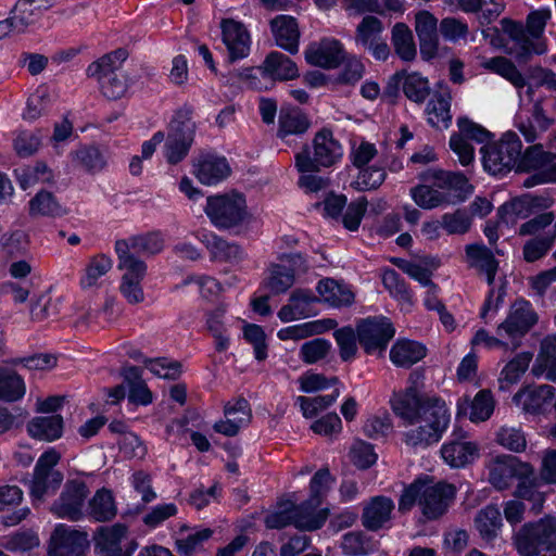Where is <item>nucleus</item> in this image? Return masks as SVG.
Listing matches in <instances>:
<instances>
[{"mask_svg":"<svg viewBox=\"0 0 556 556\" xmlns=\"http://www.w3.org/2000/svg\"><path fill=\"white\" fill-rule=\"evenodd\" d=\"M417 378L415 372L410 374V386L394 391L389 401L393 413L404 424L417 425L403 433L404 442L413 447L438 442L450 421L445 402L421 394L416 386Z\"/></svg>","mask_w":556,"mask_h":556,"instance_id":"f257e3e1","label":"nucleus"},{"mask_svg":"<svg viewBox=\"0 0 556 556\" xmlns=\"http://www.w3.org/2000/svg\"><path fill=\"white\" fill-rule=\"evenodd\" d=\"M419 178L422 184L413 187L409 193L416 205L424 210L463 202L472 191L467 177L457 172L430 168Z\"/></svg>","mask_w":556,"mask_h":556,"instance_id":"f03ea898","label":"nucleus"},{"mask_svg":"<svg viewBox=\"0 0 556 556\" xmlns=\"http://www.w3.org/2000/svg\"><path fill=\"white\" fill-rule=\"evenodd\" d=\"M552 18L549 8L532 10L526 17V23L503 18L501 27L507 37L506 52L518 62H527L532 55H541L547 51L544 36L545 27Z\"/></svg>","mask_w":556,"mask_h":556,"instance_id":"7ed1b4c3","label":"nucleus"},{"mask_svg":"<svg viewBox=\"0 0 556 556\" xmlns=\"http://www.w3.org/2000/svg\"><path fill=\"white\" fill-rule=\"evenodd\" d=\"M456 495V488L445 481L433 483L429 479H417L405 488L400 501V510H409L418 504L427 520H435L443 516Z\"/></svg>","mask_w":556,"mask_h":556,"instance_id":"20e7f679","label":"nucleus"},{"mask_svg":"<svg viewBox=\"0 0 556 556\" xmlns=\"http://www.w3.org/2000/svg\"><path fill=\"white\" fill-rule=\"evenodd\" d=\"M513 543L522 556H556V518L545 516L522 525Z\"/></svg>","mask_w":556,"mask_h":556,"instance_id":"39448f33","label":"nucleus"},{"mask_svg":"<svg viewBox=\"0 0 556 556\" xmlns=\"http://www.w3.org/2000/svg\"><path fill=\"white\" fill-rule=\"evenodd\" d=\"M343 157V147L329 128L318 130L312 140V147H304L294 156L295 168L300 173L319 172L330 168Z\"/></svg>","mask_w":556,"mask_h":556,"instance_id":"423d86ee","label":"nucleus"},{"mask_svg":"<svg viewBox=\"0 0 556 556\" xmlns=\"http://www.w3.org/2000/svg\"><path fill=\"white\" fill-rule=\"evenodd\" d=\"M521 149L519 136L514 131H506L497 141L481 148L484 169L492 175H504L511 169L518 170Z\"/></svg>","mask_w":556,"mask_h":556,"instance_id":"0eeeda50","label":"nucleus"},{"mask_svg":"<svg viewBox=\"0 0 556 556\" xmlns=\"http://www.w3.org/2000/svg\"><path fill=\"white\" fill-rule=\"evenodd\" d=\"M60 459L61 454L53 447L43 452L38 458L28 483L33 501L43 502L47 497L54 495L62 485L64 476L55 468Z\"/></svg>","mask_w":556,"mask_h":556,"instance_id":"6e6552de","label":"nucleus"},{"mask_svg":"<svg viewBox=\"0 0 556 556\" xmlns=\"http://www.w3.org/2000/svg\"><path fill=\"white\" fill-rule=\"evenodd\" d=\"M191 114L189 108L180 109L169 124L164 144V156L169 164L181 162L193 143L197 126Z\"/></svg>","mask_w":556,"mask_h":556,"instance_id":"1a4fd4ad","label":"nucleus"},{"mask_svg":"<svg viewBox=\"0 0 556 556\" xmlns=\"http://www.w3.org/2000/svg\"><path fill=\"white\" fill-rule=\"evenodd\" d=\"M539 314L533 305L525 300L517 299L507 312L505 319L497 325L496 333L510 343L513 350L521 345L525 336L538 324Z\"/></svg>","mask_w":556,"mask_h":556,"instance_id":"9d476101","label":"nucleus"},{"mask_svg":"<svg viewBox=\"0 0 556 556\" xmlns=\"http://www.w3.org/2000/svg\"><path fill=\"white\" fill-rule=\"evenodd\" d=\"M204 211L212 224L220 229L236 227L248 217L245 198L239 192L208 197Z\"/></svg>","mask_w":556,"mask_h":556,"instance_id":"9b49d317","label":"nucleus"},{"mask_svg":"<svg viewBox=\"0 0 556 556\" xmlns=\"http://www.w3.org/2000/svg\"><path fill=\"white\" fill-rule=\"evenodd\" d=\"M530 464L507 454L491 457L485 463L489 483L497 491L510 489L519 479L530 473Z\"/></svg>","mask_w":556,"mask_h":556,"instance_id":"f8f14e48","label":"nucleus"},{"mask_svg":"<svg viewBox=\"0 0 556 556\" xmlns=\"http://www.w3.org/2000/svg\"><path fill=\"white\" fill-rule=\"evenodd\" d=\"M89 488L81 478L68 479L52 503L50 511L59 518L78 521L84 517V507Z\"/></svg>","mask_w":556,"mask_h":556,"instance_id":"ddd939ff","label":"nucleus"},{"mask_svg":"<svg viewBox=\"0 0 556 556\" xmlns=\"http://www.w3.org/2000/svg\"><path fill=\"white\" fill-rule=\"evenodd\" d=\"M357 339L367 354L383 352L395 330L387 317H368L356 327Z\"/></svg>","mask_w":556,"mask_h":556,"instance_id":"4468645a","label":"nucleus"},{"mask_svg":"<svg viewBox=\"0 0 556 556\" xmlns=\"http://www.w3.org/2000/svg\"><path fill=\"white\" fill-rule=\"evenodd\" d=\"M383 24L374 16L366 15L355 29V43L367 50L376 60L386 61L390 55V48L383 38Z\"/></svg>","mask_w":556,"mask_h":556,"instance_id":"2eb2a0df","label":"nucleus"},{"mask_svg":"<svg viewBox=\"0 0 556 556\" xmlns=\"http://www.w3.org/2000/svg\"><path fill=\"white\" fill-rule=\"evenodd\" d=\"M88 548L86 532L58 525L50 536L48 556H83Z\"/></svg>","mask_w":556,"mask_h":556,"instance_id":"dca6fc26","label":"nucleus"},{"mask_svg":"<svg viewBox=\"0 0 556 556\" xmlns=\"http://www.w3.org/2000/svg\"><path fill=\"white\" fill-rule=\"evenodd\" d=\"M402 86L406 98L415 103H424L430 94L428 78L417 72L407 73L400 71L394 73L388 81L384 93L389 97H396L399 87Z\"/></svg>","mask_w":556,"mask_h":556,"instance_id":"f3484780","label":"nucleus"},{"mask_svg":"<svg viewBox=\"0 0 556 556\" xmlns=\"http://www.w3.org/2000/svg\"><path fill=\"white\" fill-rule=\"evenodd\" d=\"M304 54L308 64L327 70L338 67L345 59L343 45L334 38L311 43Z\"/></svg>","mask_w":556,"mask_h":556,"instance_id":"a211bd4d","label":"nucleus"},{"mask_svg":"<svg viewBox=\"0 0 556 556\" xmlns=\"http://www.w3.org/2000/svg\"><path fill=\"white\" fill-rule=\"evenodd\" d=\"M223 42L225 43L229 61L244 59L251 49V36L247 27L232 18H224L220 22Z\"/></svg>","mask_w":556,"mask_h":556,"instance_id":"6ab92c4d","label":"nucleus"},{"mask_svg":"<svg viewBox=\"0 0 556 556\" xmlns=\"http://www.w3.org/2000/svg\"><path fill=\"white\" fill-rule=\"evenodd\" d=\"M414 27L419 39L422 59L431 60L435 58L439 50L438 18L427 10L418 11L415 14Z\"/></svg>","mask_w":556,"mask_h":556,"instance_id":"aec40b11","label":"nucleus"},{"mask_svg":"<svg viewBox=\"0 0 556 556\" xmlns=\"http://www.w3.org/2000/svg\"><path fill=\"white\" fill-rule=\"evenodd\" d=\"M193 167V174L198 180L207 186L223 181L231 173V168L226 157L215 154L200 155L194 162Z\"/></svg>","mask_w":556,"mask_h":556,"instance_id":"412c9836","label":"nucleus"},{"mask_svg":"<svg viewBox=\"0 0 556 556\" xmlns=\"http://www.w3.org/2000/svg\"><path fill=\"white\" fill-rule=\"evenodd\" d=\"M556 389L549 384L526 387L513 397L514 403L528 414H540L555 396Z\"/></svg>","mask_w":556,"mask_h":556,"instance_id":"4be33fe9","label":"nucleus"},{"mask_svg":"<svg viewBox=\"0 0 556 556\" xmlns=\"http://www.w3.org/2000/svg\"><path fill=\"white\" fill-rule=\"evenodd\" d=\"M47 9L43 0H17L8 17L13 33H25L39 21Z\"/></svg>","mask_w":556,"mask_h":556,"instance_id":"5701e85b","label":"nucleus"},{"mask_svg":"<svg viewBox=\"0 0 556 556\" xmlns=\"http://www.w3.org/2000/svg\"><path fill=\"white\" fill-rule=\"evenodd\" d=\"M224 414L226 419L214 424L213 428L217 433L227 437L236 435L241 426L250 421L251 409L245 399H238L233 403L225 405Z\"/></svg>","mask_w":556,"mask_h":556,"instance_id":"b1692460","label":"nucleus"},{"mask_svg":"<svg viewBox=\"0 0 556 556\" xmlns=\"http://www.w3.org/2000/svg\"><path fill=\"white\" fill-rule=\"evenodd\" d=\"M263 78L273 80H291L299 77L296 64L281 52L273 51L257 68Z\"/></svg>","mask_w":556,"mask_h":556,"instance_id":"393cba45","label":"nucleus"},{"mask_svg":"<svg viewBox=\"0 0 556 556\" xmlns=\"http://www.w3.org/2000/svg\"><path fill=\"white\" fill-rule=\"evenodd\" d=\"M200 240L206 247L214 261L237 264L245 257V253L239 244L229 242L215 233L204 232L201 235Z\"/></svg>","mask_w":556,"mask_h":556,"instance_id":"a878e982","label":"nucleus"},{"mask_svg":"<svg viewBox=\"0 0 556 556\" xmlns=\"http://www.w3.org/2000/svg\"><path fill=\"white\" fill-rule=\"evenodd\" d=\"M270 29L277 46L291 54L298 53L300 30L294 17L278 15L270 21Z\"/></svg>","mask_w":556,"mask_h":556,"instance_id":"bb28decb","label":"nucleus"},{"mask_svg":"<svg viewBox=\"0 0 556 556\" xmlns=\"http://www.w3.org/2000/svg\"><path fill=\"white\" fill-rule=\"evenodd\" d=\"M479 455L476 443L463 439H453L441 447L443 460L453 468H462L472 463Z\"/></svg>","mask_w":556,"mask_h":556,"instance_id":"cd10ccee","label":"nucleus"},{"mask_svg":"<svg viewBox=\"0 0 556 556\" xmlns=\"http://www.w3.org/2000/svg\"><path fill=\"white\" fill-rule=\"evenodd\" d=\"M394 503L387 496L372 497L363 509V526L371 531L381 529L391 519Z\"/></svg>","mask_w":556,"mask_h":556,"instance_id":"c85d7f7f","label":"nucleus"},{"mask_svg":"<svg viewBox=\"0 0 556 556\" xmlns=\"http://www.w3.org/2000/svg\"><path fill=\"white\" fill-rule=\"evenodd\" d=\"M311 127V121L298 108H282L278 116L277 137L287 140L290 136H302Z\"/></svg>","mask_w":556,"mask_h":556,"instance_id":"c756f323","label":"nucleus"},{"mask_svg":"<svg viewBox=\"0 0 556 556\" xmlns=\"http://www.w3.org/2000/svg\"><path fill=\"white\" fill-rule=\"evenodd\" d=\"M458 415H467L469 409V419L473 422L485 421L494 410V400L490 390L479 391L472 401L464 397L457 404Z\"/></svg>","mask_w":556,"mask_h":556,"instance_id":"7c9ffc66","label":"nucleus"},{"mask_svg":"<svg viewBox=\"0 0 556 556\" xmlns=\"http://www.w3.org/2000/svg\"><path fill=\"white\" fill-rule=\"evenodd\" d=\"M316 289L323 301L333 307L350 306L355 300V294L349 285L332 278L321 279Z\"/></svg>","mask_w":556,"mask_h":556,"instance_id":"2f4dec72","label":"nucleus"},{"mask_svg":"<svg viewBox=\"0 0 556 556\" xmlns=\"http://www.w3.org/2000/svg\"><path fill=\"white\" fill-rule=\"evenodd\" d=\"M28 214L33 218H60L67 214V210L54 193L40 190L29 200Z\"/></svg>","mask_w":556,"mask_h":556,"instance_id":"473e14b6","label":"nucleus"},{"mask_svg":"<svg viewBox=\"0 0 556 556\" xmlns=\"http://www.w3.org/2000/svg\"><path fill=\"white\" fill-rule=\"evenodd\" d=\"M320 505L311 503V498L298 506L292 504L294 527L308 531L320 529L328 518V509H319Z\"/></svg>","mask_w":556,"mask_h":556,"instance_id":"72a5a7b5","label":"nucleus"},{"mask_svg":"<svg viewBox=\"0 0 556 556\" xmlns=\"http://www.w3.org/2000/svg\"><path fill=\"white\" fill-rule=\"evenodd\" d=\"M451 93L447 89L435 91L427 104L426 114L430 125L447 128L452 122Z\"/></svg>","mask_w":556,"mask_h":556,"instance_id":"f704fd0d","label":"nucleus"},{"mask_svg":"<svg viewBox=\"0 0 556 556\" xmlns=\"http://www.w3.org/2000/svg\"><path fill=\"white\" fill-rule=\"evenodd\" d=\"M427 354L424 344L413 340H397L390 350V359L397 367L409 368Z\"/></svg>","mask_w":556,"mask_h":556,"instance_id":"c9c22d12","label":"nucleus"},{"mask_svg":"<svg viewBox=\"0 0 556 556\" xmlns=\"http://www.w3.org/2000/svg\"><path fill=\"white\" fill-rule=\"evenodd\" d=\"M531 372L535 377L544 375L547 380L556 382V334L547 336L541 342V350Z\"/></svg>","mask_w":556,"mask_h":556,"instance_id":"e433bc0d","label":"nucleus"},{"mask_svg":"<svg viewBox=\"0 0 556 556\" xmlns=\"http://www.w3.org/2000/svg\"><path fill=\"white\" fill-rule=\"evenodd\" d=\"M28 434L37 440L54 441L63 432V418L61 415L35 417L27 425Z\"/></svg>","mask_w":556,"mask_h":556,"instance_id":"4c0bfd02","label":"nucleus"},{"mask_svg":"<svg viewBox=\"0 0 556 556\" xmlns=\"http://www.w3.org/2000/svg\"><path fill=\"white\" fill-rule=\"evenodd\" d=\"M118 258V269L123 271L122 279L143 280L147 273L146 263L131 253L124 241L115 242Z\"/></svg>","mask_w":556,"mask_h":556,"instance_id":"58836bf2","label":"nucleus"},{"mask_svg":"<svg viewBox=\"0 0 556 556\" xmlns=\"http://www.w3.org/2000/svg\"><path fill=\"white\" fill-rule=\"evenodd\" d=\"M88 515L99 522H106L117 515V506L111 490H98L88 502Z\"/></svg>","mask_w":556,"mask_h":556,"instance_id":"ea45409f","label":"nucleus"},{"mask_svg":"<svg viewBox=\"0 0 556 556\" xmlns=\"http://www.w3.org/2000/svg\"><path fill=\"white\" fill-rule=\"evenodd\" d=\"M391 43L395 54L404 62H412L417 56L413 31L405 23H395L391 30Z\"/></svg>","mask_w":556,"mask_h":556,"instance_id":"a19ab883","label":"nucleus"},{"mask_svg":"<svg viewBox=\"0 0 556 556\" xmlns=\"http://www.w3.org/2000/svg\"><path fill=\"white\" fill-rule=\"evenodd\" d=\"M531 117L532 119L518 124V129L528 142L538 138V131H546L554 124V118L547 114L541 100L533 103Z\"/></svg>","mask_w":556,"mask_h":556,"instance_id":"79ce46f5","label":"nucleus"},{"mask_svg":"<svg viewBox=\"0 0 556 556\" xmlns=\"http://www.w3.org/2000/svg\"><path fill=\"white\" fill-rule=\"evenodd\" d=\"M465 261L468 267L473 268L480 275L498 267V261L494 252L483 243H471L465 247Z\"/></svg>","mask_w":556,"mask_h":556,"instance_id":"37998d69","label":"nucleus"},{"mask_svg":"<svg viewBox=\"0 0 556 556\" xmlns=\"http://www.w3.org/2000/svg\"><path fill=\"white\" fill-rule=\"evenodd\" d=\"M551 202L547 198L532 194H523L519 198L505 203L501 211L513 214L516 218H527L534 212L547 208Z\"/></svg>","mask_w":556,"mask_h":556,"instance_id":"c03bdc74","label":"nucleus"},{"mask_svg":"<svg viewBox=\"0 0 556 556\" xmlns=\"http://www.w3.org/2000/svg\"><path fill=\"white\" fill-rule=\"evenodd\" d=\"M481 66L486 71L502 76L510 84H513L517 89H521L527 85L526 78L521 72L509 59L505 56L485 59L482 61Z\"/></svg>","mask_w":556,"mask_h":556,"instance_id":"a18cd8bd","label":"nucleus"},{"mask_svg":"<svg viewBox=\"0 0 556 556\" xmlns=\"http://www.w3.org/2000/svg\"><path fill=\"white\" fill-rule=\"evenodd\" d=\"M502 515L497 506L488 505L475 518V526L481 538L491 541L497 536L502 528Z\"/></svg>","mask_w":556,"mask_h":556,"instance_id":"49530a36","label":"nucleus"},{"mask_svg":"<svg viewBox=\"0 0 556 556\" xmlns=\"http://www.w3.org/2000/svg\"><path fill=\"white\" fill-rule=\"evenodd\" d=\"M226 307L219 305L206 313V328L215 340V349L217 352H224L229 348V337L224 324Z\"/></svg>","mask_w":556,"mask_h":556,"instance_id":"de8ad7c7","label":"nucleus"},{"mask_svg":"<svg viewBox=\"0 0 556 556\" xmlns=\"http://www.w3.org/2000/svg\"><path fill=\"white\" fill-rule=\"evenodd\" d=\"M264 286L274 295L286 293L295 282L292 271L283 264H270Z\"/></svg>","mask_w":556,"mask_h":556,"instance_id":"09e8293b","label":"nucleus"},{"mask_svg":"<svg viewBox=\"0 0 556 556\" xmlns=\"http://www.w3.org/2000/svg\"><path fill=\"white\" fill-rule=\"evenodd\" d=\"M88 76L96 77L98 79L103 96L109 100L122 98L127 90L125 77L116 73L115 70H105L101 71L97 75Z\"/></svg>","mask_w":556,"mask_h":556,"instance_id":"8fccbe9b","label":"nucleus"},{"mask_svg":"<svg viewBox=\"0 0 556 556\" xmlns=\"http://www.w3.org/2000/svg\"><path fill=\"white\" fill-rule=\"evenodd\" d=\"M128 250L136 255H153L163 250L164 241L160 233L150 232L123 239Z\"/></svg>","mask_w":556,"mask_h":556,"instance_id":"3c124183","label":"nucleus"},{"mask_svg":"<svg viewBox=\"0 0 556 556\" xmlns=\"http://www.w3.org/2000/svg\"><path fill=\"white\" fill-rule=\"evenodd\" d=\"M25 383L15 371L0 367V399L14 402L25 394Z\"/></svg>","mask_w":556,"mask_h":556,"instance_id":"603ef678","label":"nucleus"},{"mask_svg":"<svg viewBox=\"0 0 556 556\" xmlns=\"http://www.w3.org/2000/svg\"><path fill=\"white\" fill-rule=\"evenodd\" d=\"M72 161L87 172L94 173L104 168L106 161L101 151L93 146H83L71 153Z\"/></svg>","mask_w":556,"mask_h":556,"instance_id":"864d4df0","label":"nucleus"},{"mask_svg":"<svg viewBox=\"0 0 556 556\" xmlns=\"http://www.w3.org/2000/svg\"><path fill=\"white\" fill-rule=\"evenodd\" d=\"M514 495L517 498L531 502L536 511L541 510L544 503V495L536 489V477L532 465L530 466V473H527V478L519 479L516 483Z\"/></svg>","mask_w":556,"mask_h":556,"instance_id":"5fc2aeb1","label":"nucleus"},{"mask_svg":"<svg viewBox=\"0 0 556 556\" xmlns=\"http://www.w3.org/2000/svg\"><path fill=\"white\" fill-rule=\"evenodd\" d=\"M553 155L544 151L542 144H533L520 153V161H518V172H529L532 169H540L548 164H552Z\"/></svg>","mask_w":556,"mask_h":556,"instance_id":"6e6d98bb","label":"nucleus"},{"mask_svg":"<svg viewBox=\"0 0 556 556\" xmlns=\"http://www.w3.org/2000/svg\"><path fill=\"white\" fill-rule=\"evenodd\" d=\"M382 283L391 296L404 305L413 304V295L405 280L394 269H386L382 273Z\"/></svg>","mask_w":556,"mask_h":556,"instance_id":"4d7b16f0","label":"nucleus"},{"mask_svg":"<svg viewBox=\"0 0 556 556\" xmlns=\"http://www.w3.org/2000/svg\"><path fill=\"white\" fill-rule=\"evenodd\" d=\"M127 533V528L123 523H114L108 527H101L96 535L97 547L101 551L123 549L122 540Z\"/></svg>","mask_w":556,"mask_h":556,"instance_id":"13d9d810","label":"nucleus"},{"mask_svg":"<svg viewBox=\"0 0 556 556\" xmlns=\"http://www.w3.org/2000/svg\"><path fill=\"white\" fill-rule=\"evenodd\" d=\"M62 303L61 296L53 298L46 292L40 294L30 306V315L34 320L42 321L47 318L54 317L60 313Z\"/></svg>","mask_w":556,"mask_h":556,"instance_id":"bf43d9fd","label":"nucleus"},{"mask_svg":"<svg viewBox=\"0 0 556 556\" xmlns=\"http://www.w3.org/2000/svg\"><path fill=\"white\" fill-rule=\"evenodd\" d=\"M112 268V260L103 254L93 256L85 268L80 278L83 289L94 287L98 279L104 276Z\"/></svg>","mask_w":556,"mask_h":556,"instance_id":"052dcab7","label":"nucleus"},{"mask_svg":"<svg viewBox=\"0 0 556 556\" xmlns=\"http://www.w3.org/2000/svg\"><path fill=\"white\" fill-rule=\"evenodd\" d=\"M340 390L336 388L331 394L319 395L315 397L298 396L296 402L300 405L301 412L305 418H313L319 412L331 406L338 396Z\"/></svg>","mask_w":556,"mask_h":556,"instance_id":"680f3d73","label":"nucleus"},{"mask_svg":"<svg viewBox=\"0 0 556 556\" xmlns=\"http://www.w3.org/2000/svg\"><path fill=\"white\" fill-rule=\"evenodd\" d=\"M387 173L382 166H364L359 168L356 179L351 186L358 191L377 189L386 179Z\"/></svg>","mask_w":556,"mask_h":556,"instance_id":"e2e57ef3","label":"nucleus"},{"mask_svg":"<svg viewBox=\"0 0 556 556\" xmlns=\"http://www.w3.org/2000/svg\"><path fill=\"white\" fill-rule=\"evenodd\" d=\"M334 481V477L330 473L327 467L317 470L309 483L311 503L321 504Z\"/></svg>","mask_w":556,"mask_h":556,"instance_id":"0e129e2a","label":"nucleus"},{"mask_svg":"<svg viewBox=\"0 0 556 556\" xmlns=\"http://www.w3.org/2000/svg\"><path fill=\"white\" fill-rule=\"evenodd\" d=\"M392 429L393 422L387 412L369 416L363 426L364 434L374 440L386 438Z\"/></svg>","mask_w":556,"mask_h":556,"instance_id":"69168bd1","label":"nucleus"},{"mask_svg":"<svg viewBox=\"0 0 556 556\" xmlns=\"http://www.w3.org/2000/svg\"><path fill=\"white\" fill-rule=\"evenodd\" d=\"M143 363L153 375L163 379L176 380L180 377L182 371L179 362L170 361L166 357L154 359L144 358Z\"/></svg>","mask_w":556,"mask_h":556,"instance_id":"338daca9","label":"nucleus"},{"mask_svg":"<svg viewBox=\"0 0 556 556\" xmlns=\"http://www.w3.org/2000/svg\"><path fill=\"white\" fill-rule=\"evenodd\" d=\"M531 359L532 354L529 352L517 354L501 371V380L508 384L516 383L528 369Z\"/></svg>","mask_w":556,"mask_h":556,"instance_id":"774afa93","label":"nucleus"}]
</instances>
